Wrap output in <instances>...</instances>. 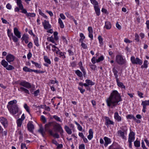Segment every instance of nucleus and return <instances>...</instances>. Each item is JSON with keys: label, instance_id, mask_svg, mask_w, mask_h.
Instances as JSON below:
<instances>
[{"label": "nucleus", "instance_id": "f257e3e1", "mask_svg": "<svg viewBox=\"0 0 149 149\" xmlns=\"http://www.w3.org/2000/svg\"><path fill=\"white\" fill-rule=\"evenodd\" d=\"M122 100L120 94L116 90H114L107 99L106 102L108 107L113 108L119 105V103Z\"/></svg>", "mask_w": 149, "mask_h": 149}, {"label": "nucleus", "instance_id": "f03ea898", "mask_svg": "<svg viewBox=\"0 0 149 149\" xmlns=\"http://www.w3.org/2000/svg\"><path fill=\"white\" fill-rule=\"evenodd\" d=\"M17 101L15 100L11 101L8 102L7 107L9 112L12 115H15L18 113L19 108L16 104Z\"/></svg>", "mask_w": 149, "mask_h": 149}, {"label": "nucleus", "instance_id": "7ed1b4c3", "mask_svg": "<svg viewBox=\"0 0 149 149\" xmlns=\"http://www.w3.org/2000/svg\"><path fill=\"white\" fill-rule=\"evenodd\" d=\"M53 126L54 129L59 132L62 136L63 135L64 131L59 124L55 123L53 125Z\"/></svg>", "mask_w": 149, "mask_h": 149}, {"label": "nucleus", "instance_id": "20e7f679", "mask_svg": "<svg viewBox=\"0 0 149 149\" xmlns=\"http://www.w3.org/2000/svg\"><path fill=\"white\" fill-rule=\"evenodd\" d=\"M131 60L132 63L133 64L141 65L143 63L142 61L139 58L137 57L135 58L134 56H132L131 57Z\"/></svg>", "mask_w": 149, "mask_h": 149}, {"label": "nucleus", "instance_id": "39448f33", "mask_svg": "<svg viewBox=\"0 0 149 149\" xmlns=\"http://www.w3.org/2000/svg\"><path fill=\"white\" fill-rule=\"evenodd\" d=\"M7 34L10 40H11V38L12 37V40L14 42H17L18 41V38L16 37V36L13 35V33L11 32L10 30L9 29L8 30Z\"/></svg>", "mask_w": 149, "mask_h": 149}, {"label": "nucleus", "instance_id": "423d86ee", "mask_svg": "<svg viewBox=\"0 0 149 149\" xmlns=\"http://www.w3.org/2000/svg\"><path fill=\"white\" fill-rule=\"evenodd\" d=\"M116 61L120 65H122L125 63V60L123 57L119 55L116 56Z\"/></svg>", "mask_w": 149, "mask_h": 149}, {"label": "nucleus", "instance_id": "0eeeda50", "mask_svg": "<svg viewBox=\"0 0 149 149\" xmlns=\"http://www.w3.org/2000/svg\"><path fill=\"white\" fill-rule=\"evenodd\" d=\"M0 122L4 128L6 127L8 125V122L6 118L1 117L0 118Z\"/></svg>", "mask_w": 149, "mask_h": 149}, {"label": "nucleus", "instance_id": "6e6552de", "mask_svg": "<svg viewBox=\"0 0 149 149\" xmlns=\"http://www.w3.org/2000/svg\"><path fill=\"white\" fill-rule=\"evenodd\" d=\"M19 84L28 89L30 88L31 87V86L30 83L25 81L21 82Z\"/></svg>", "mask_w": 149, "mask_h": 149}, {"label": "nucleus", "instance_id": "1a4fd4ad", "mask_svg": "<svg viewBox=\"0 0 149 149\" xmlns=\"http://www.w3.org/2000/svg\"><path fill=\"white\" fill-rule=\"evenodd\" d=\"M15 59V56L13 55L10 54H8L6 57V60L9 63H10L11 62L13 61Z\"/></svg>", "mask_w": 149, "mask_h": 149}, {"label": "nucleus", "instance_id": "9d476101", "mask_svg": "<svg viewBox=\"0 0 149 149\" xmlns=\"http://www.w3.org/2000/svg\"><path fill=\"white\" fill-rule=\"evenodd\" d=\"M21 9H22V8H21ZM23 9V11H22L21 12L22 13L25 14L27 17H35L36 16L35 14L34 13H27L26 10L24 8V6L23 7V9Z\"/></svg>", "mask_w": 149, "mask_h": 149}, {"label": "nucleus", "instance_id": "9b49d317", "mask_svg": "<svg viewBox=\"0 0 149 149\" xmlns=\"http://www.w3.org/2000/svg\"><path fill=\"white\" fill-rule=\"evenodd\" d=\"M27 127L28 130L31 132H32L33 131V130L34 128V125L33 124L32 122L31 121H29L27 125Z\"/></svg>", "mask_w": 149, "mask_h": 149}, {"label": "nucleus", "instance_id": "f8f14e48", "mask_svg": "<svg viewBox=\"0 0 149 149\" xmlns=\"http://www.w3.org/2000/svg\"><path fill=\"white\" fill-rule=\"evenodd\" d=\"M135 133L133 131H131L129 135L128 141L133 142L135 139Z\"/></svg>", "mask_w": 149, "mask_h": 149}, {"label": "nucleus", "instance_id": "ddd939ff", "mask_svg": "<svg viewBox=\"0 0 149 149\" xmlns=\"http://www.w3.org/2000/svg\"><path fill=\"white\" fill-rule=\"evenodd\" d=\"M105 125L108 127L110 125H114V122L112 120H110L109 118L108 117H105Z\"/></svg>", "mask_w": 149, "mask_h": 149}, {"label": "nucleus", "instance_id": "4468645a", "mask_svg": "<svg viewBox=\"0 0 149 149\" xmlns=\"http://www.w3.org/2000/svg\"><path fill=\"white\" fill-rule=\"evenodd\" d=\"M42 24L45 29H47L51 28V25L49 24L48 21L45 20L44 22H42Z\"/></svg>", "mask_w": 149, "mask_h": 149}, {"label": "nucleus", "instance_id": "2eb2a0df", "mask_svg": "<svg viewBox=\"0 0 149 149\" xmlns=\"http://www.w3.org/2000/svg\"><path fill=\"white\" fill-rule=\"evenodd\" d=\"M52 123L53 122H49L47 123L45 125V129L47 132L49 133V131L52 130L50 129V127L51 126Z\"/></svg>", "mask_w": 149, "mask_h": 149}, {"label": "nucleus", "instance_id": "dca6fc26", "mask_svg": "<svg viewBox=\"0 0 149 149\" xmlns=\"http://www.w3.org/2000/svg\"><path fill=\"white\" fill-rule=\"evenodd\" d=\"M14 33L15 35L17 38H20L21 37V33L19 31L18 29L16 27H15L14 29Z\"/></svg>", "mask_w": 149, "mask_h": 149}, {"label": "nucleus", "instance_id": "f3484780", "mask_svg": "<svg viewBox=\"0 0 149 149\" xmlns=\"http://www.w3.org/2000/svg\"><path fill=\"white\" fill-rule=\"evenodd\" d=\"M85 81L86 83L84 84V86L85 87H88L90 85L92 86L94 84V83L90 79H86Z\"/></svg>", "mask_w": 149, "mask_h": 149}, {"label": "nucleus", "instance_id": "a211bd4d", "mask_svg": "<svg viewBox=\"0 0 149 149\" xmlns=\"http://www.w3.org/2000/svg\"><path fill=\"white\" fill-rule=\"evenodd\" d=\"M104 139L105 141L104 146L105 147H107L108 146V145L111 143V140L109 138L106 136H105L104 138Z\"/></svg>", "mask_w": 149, "mask_h": 149}, {"label": "nucleus", "instance_id": "6ab92c4d", "mask_svg": "<svg viewBox=\"0 0 149 149\" xmlns=\"http://www.w3.org/2000/svg\"><path fill=\"white\" fill-rule=\"evenodd\" d=\"M114 119L118 122H120L121 121L122 118L119 115L118 112H115L114 113Z\"/></svg>", "mask_w": 149, "mask_h": 149}, {"label": "nucleus", "instance_id": "aec40b11", "mask_svg": "<svg viewBox=\"0 0 149 149\" xmlns=\"http://www.w3.org/2000/svg\"><path fill=\"white\" fill-rule=\"evenodd\" d=\"M46 131L45 130H44L42 126L40 127L38 130V132L40 133L43 137H44L46 134Z\"/></svg>", "mask_w": 149, "mask_h": 149}, {"label": "nucleus", "instance_id": "412c9836", "mask_svg": "<svg viewBox=\"0 0 149 149\" xmlns=\"http://www.w3.org/2000/svg\"><path fill=\"white\" fill-rule=\"evenodd\" d=\"M118 134L119 136L121 137L123 139H126V136H125V132H122L121 130H119L118 131Z\"/></svg>", "mask_w": 149, "mask_h": 149}, {"label": "nucleus", "instance_id": "4be33fe9", "mask_svg": "<svg viewBox=\"0 0 149 149\" xmlns=\"http://www.w3.org/2000/svg\"><path fill=\"white\" fill-rule=\"evenodd\" d=\"M49 134L50 135L54 137L55 138L58 139L59 138V134L57 133H54L53 132L52 130L49 131Z\"/></svg>", "mask_w": 149, "mask_h": 149}, {"label": "nucleus", "instance_id": "5701e85b", "mask_svg": "<svg viewBox=\"0 0 149 149\" xmlns=\"http://www.w3.org/2000/svg\"><path fill=\"white\" fill-rule=\"evenodd\" d=\"M64 129L66 131V132L69 134H71L72 133V130L67 125H65L64 126Z\"/></svg>", "mask_w": 149, "mask_h": 149}, {"label": "nucleus", "instance_id": "b1692460", "mask_svg": "<svg viewBox=\"0 0 149 149\" xmlns=\"http://www.w3.org/2000/svg\"><path fill=\"white\" fill-rule=\"evenodd\" d=\"M94 8L97 15L98 16H99L100 14V10L98 6H95Z\"/></svg>", "mask_w": 149, "mask_h": 149}, {"label": "nucleus", "instance_id": "393cba45", "mask_svg": "<svg viewBox=\"0 0 149 149\" xmlns=\"http://www.w3.org/2000/svg\"><path fill=\"white\" fill-rule=\"evenodd\" d=\"M117 84L118 86L119 87L125 89V86L123 85V84L119 81V79L116 80Z\"/></svg>", "mask_w": 149, "mask_h": 149}, {"label": "nucleus", "instance_id": "a878e982", "mask_svg": "<svg viewBox=\"0 0 149 149\" xmlns=\"http://www.w3.org/2000/svg\"><path fill=\"white\" fill-rule=\"evenodd\" d=\"M89 134L88 135L87 138L88 139L91 140L93 138V132L92 130L91 129H90L89 131Z\"/></svg>", "mask_w": 149, "mask_h": 149}, {"label": "nucleus", "instance_id": "bb28decb", "mask_svg": "<svg viewBox=\"0 0 149 149\" xmlns=\"http://www.w3.org/2000/svg\"><path fill=\"white\" fill-rule=\"evenodd\" d=\"M111 27V24L110 22H107L105 23V25L104 28L107 29H110Z\"/></svg>", "mask_w": 149, "mask_h": 149}, {"label": "nucleus", "instance_id": "cd10ccee", "mask_svg": "<svg viewBox=\"0 0 149 149\" xmlns=\"http://www.w3.org/2000/svg\"><path fill=\"white\" fill-rule=\"evenodd\" d=\"M112 71L115 77V78L116 79V80L119 79L118 78V75L117 74L118 72L115 68L114 67L113 68Z\"/></svg>", "mask_w": 149, "mask_h": 149}, {"label": "nucleus", "instance_id": "c85d7f7f", "mask_svg": "<svg viewBox=\"0 0 149 149\" xmlns=\"http://www.w3.org/2000/svg\"><path fill=\"white\" fill-rule=\"evenodd\" d=\"M18 90L22 92L24 91L26 93H27L29 94H30L29 91L24 87H21L18 89Z\"/></svg>", "mask_w": 149, "mask_h": 149}, {"label": "nucleus", "instance_id": "c756f323", "mask_svg": "<svg viewBox=\"0 0 149 149\" xmlns=\"http://www.w3.org/2000/svg\"><path fill=\"white\" fill-rule=\"evenodd\" d=\"M16 1L17 5L18 7H19L20 9H23V6L22 3V1L21 0H15Z\"/></svg>", "mask_w": 149, "mask_h": 149}, {"label": "nucleus", "instance_id": "7c9ffc66", "mask_svg": "<svg viewBox=\"0 0 149 149\" xmlns=\"http://www.w3.org/2000/svg\"><path fill=\"white\" fill-rule=\"evenodd\" d=\"M1 64L5 68H6L8 65V63L4 59L2 60L1 62Z\"/></svg>", "mask_w": 149, "mask_h": 149}, {"label": "nucleus", "instance_id": "2f4dec72", "mask_svg": "<svg viewBox=\"0 0 149 149\" xmlns=\"http://www.w3.org/2000/svg\"><path fill=\"white\" fill-rule=\"evenodd\" d=\"M75 73L79 77H82L83 74L79 70H75Z\"/></svg>", "mask_w": 149, "mask_h": 149}, {"label": "nucleus", "instance_id": "473e14b6", "mask_svg": "<svg viewBox=\"0 0 149 149\" xmlns=\"http://www.w3.org/2000/svg\"><path fill=\"white\" fill-rule=\"evenodd\" d=\"M58 23L60 25V26L61 28L62 29L64 28V25L62 20L60 18L58 19Z\"/></svg>", "mask_w": 149, "mask_h": 149}, {"label": "nucleus", "instance_id": "72a5a7b5", "mask_svg": "<svg viewBox=\"0 0 149 149\" xmlns=\"http://www.w3.org/2000/svg\"><path fill=\"white\" fill-rule=\"evenodd\" d=\"M18 134L19 135V140L20 142H22L23 139V134L21 131H19Z\"/></svg>", "mask_w": 149, "mask_h": 149}, {"label": "nucleus", "instance_id": "f704fd0d", "mask_svg": "<svg viewBox=\"0 0 149 149\" xmlns=\"http://www.w3.org/2000/svg\"><path fill=\"white\" fill-rule=\"evenodd\" d=\"M53 118L54 119H55V120H56L57 122H62V121L60 118L56 115L53 116Z\"/></svg>", "mask_w": 149, "mask_h": 149}, {"label": "nucleus", "instance_id": "c9c22d12", "mask_svg": "<svg viewBox=\"0 0 149 149\" xmlns=\"http://www.w3.org/2000/svg\"><path fill=\"white\" fill-rule=\"evenodd\" d=\"M126 118L127 119H132L133 120H136V118L134 116L131 114H129L127 116Z\"/></svg>", "mask_w": 149, "mask_h": 149}, {"label": "nucleus", "instance_id": "e433bc0d", "mask_svg": "<svg viewBox=\"0 0 149 149\" xmlns=\"http://www.w3.org/2000/svg\"><path fill=\"white\" fill-rule=\"evenodd\" d=\"M98 39L100 45H103V39L101 36H99L98 37Z\"/></svg>", "mask_w": 149, "mask_h": 149}, {"label": "nucleus", "instance_id": "4c0bfd02", "mask_svg": "<svg viewBox=\"0 0 149 149\" xmlns=\"http://www.w3.org/2000/svg\"><path fill=\"white\" fill-rule=\"evenodd\" d=\"M44 58L45 61L47 63L49 64H50L51 63V62L50 59L47 56H44Z\"/></svg>", "mask_w": 149, "mask_h": 149}, {"label": "nucleus", "instance_id": "58836bf2", "mask_svg": "<svg viewBox=\"0 0 149 149\" xmlns=\"http://www.w3.org/2000/svg\"><path fill=\"white\" fill-rule=\"evenodd\" d=\"M134 145L136 147H139L140 146V142L137 140H136L134 142Z\"/></svg>", "mask_w": 149, "mask_h": 149}, {"label": "nucleus", "instance_id": "ea45409f", "mask_svg": "<svg viewBox=\"0 0 149 149\" xmlns=\"http://www.w3.org/2000/svg\"><path fill=\"white\" fill-rule=\"evenodd\" d=\"M74 123L77 126L78 129L79 131H81L82 130V127L80 125V124L77 123L76 121H74Z\"/></svg>", "mask_w": 149, "mask_h": 149}, {"label": "nucleus", "instance_id": "a19ab883", "mask_svg": "<svg viewBox=\"0 0 149 149\" xmlns=\"http://www.w3.org/2000/svg\"><path fill=\"white\" fill-rule=\"evenodd\" d=\"M22 121L21 119H19L17 120V126L18 127H20L22 124Z\"/></svg>", "mask_w": 149, "mask_h": 149}, {"label": "nucleus", "instance_id": "79ce46f5", "mask_svg": "<svg viewBox=\"0 0 149 149\" xmlns=\"http://www.w3.org/2000/svg\"><path fill=\"white\" fill-rule=\"evenodd\" d=\"M34 43L35 45L37 47H38L39 46L38 42V39L37 37H36L34 39Z\"/></svg>", "mask_w": 149, "mask_h": 149}, {"label": "nucleus", "instance_id": "37998d69", "mask_svg": "<svg viewBox=\"0 0 149 149\" xmlns=\"http://www.w3.org/2000/svg\"><path fill=\"white\" fill-rule=\"evenodd\" d=\"M6 68L8 70H11L14 69V67L11 65H8Z\"/></svg>", "mask_w": 149, "mask_h": 149}, {"label": "nucleus", "instance_id": "c03bdc74", "mask_svg": "<svg viewBox=\"0 0 149 149\" xmlns=\"http://www.w3.org/2000/svg\"><path fill=\"white\" fill-rule=\"evenodd\" d=\"M31 62L32 63V64H34L36 67H37L39 68H41V65L38 63H36L33 61H31Z\"/></svg>", "mask_w": 149, "mask_h": 149}, {"label": "nucleus", "instance_id": "a18cd8bd", "mask_svg": "<svg viewBox=\"0 0 149 149\" xmlns=\"http://www.w3.org/2000/svg\"><path fill=\"white\" fill-rule=\"evenodd\" d=\"M79 36L81 37V39L79 40L80 41H83L84 40L85 38V36L84 34L82 33H80Z\"/></svg>", "mask_w": 149, "mask_h": 149}, {"label": "nucleus", "instance_id": "49530a36", "mask_svg": "<svg viewBox=\"0 0 149 149\" xmlns=\"http://www.w3.org/2000/svg\"><path fill=\"white\" fill-rule=\"evenodd\" d=\"M24 107L25 108V109H26V111L28 112V113L29 114L30 113V111H29V107L27 105V104L26 103L24 104Z\"/></svg>", "mask_w": 149, "mask_h": 149}, {"label": "nucleus", "instance_id": "de8ad7c7", "mask_svg": "<svg viewBox=\"0 0 149 149\" xmlns=\"http://www.w3.org/2000/svg\"><path fill=\"white\" fill-rule=\"evenodd\" d=\"M147 63L148 61L147 60H145L144 61L143 65H142L141 67L142 68H147Z\"/></svg>", "mask_w": 149, "mask_h": 149}, {"label": "nucleus", "instance_id": "09e8293b", "mask_svg": "<svg viewBox=\"0 0 149 149\" xmlns=\"http://www.w3.org/2000/svg\"><path fill=\"white\" fill-rule=\"evenodd\" d=\"M80 68L81 71L83 72L84 76L85 77L86 74V73L85 70L83 66H81L80 67Z\"/></svg>", "mask_w": 149, "mask_h": 149}, {"label": "nucleus", "instance_id": "8fccbe9b", "mask_svg": "<svg viewBox=\"0 0 149 149\" xmlns=\"http://www.w3.org/2000/svg\"><path fill=\"white\" fill-rule=\"evenodd\" d=\"M39 14L42 16L43 17H45L46 19H47V16L46 15H45L44 13H42L41 10H39Z\"/></svg>", "mask_w": 149, "mask_h": 149}, {"label": "nucleus", "instance_id": "3c124183", "mask_svg": "<svg viewBox=\"0 0 149 149\" xmlns=\"http://www.w3.org/2000/svg\"><path fill=\"white\" fill-rule=\"evenodd\" d=\"M104 59V57L103 56H101L98 58L96 60V61L97 63L100 62L101 61H102Z\"/></svg>", "mask_w": 149, "mask_h": 149}, {"label": "nucleus", "instance_id": "603ef678", "mask_svg": "<svg viewBox=\"0 0 149 149\" xmlns=\"http://www.w3.org/2000/svg\"><path fill=\"white\" fill-rule=\"evenodd\" d=\"M135 40L137 42H139V36L138 34L136 33L135 35Z\"/></svg>", "mask_w": 149, "mask_h": 149}, {"label": "nucleus", "instance_id": "864d4df0", "mask_svg": "<svg viewBox=\"0 0 149 149\" xmlns=\"http://www.w3.org/2000/svg\"><path fill=\"white\" fill-rule=\"evenodd\" d=\"M28 37L27 35L25 34H24L22 36V38H21V40L23 41L25 40L28 39Z\"/></svg>", "mask_w": 149, "mask_h": 149}, {"label": "nucleus", "instance_id": "5fc2aeb1", "mask_svg": "<svg viewBox=\"0 0 149 149\" xmlns=\"http://www.w3.org/2000/svg\"><path fill=\"white\" fill-rule=\"evenodd\" d=\"M92 3L95 6L98 5V3L95 0H90Z\"/></svg>", "mask_w": 149, "mask_h": 149}, {"label": "nucleus", "instance_id": "6e6d98bb", "mask_svg": "<svg viewBox=\"0 0 149 149\" xmlns=\"http://www.w3.org/2000/svg\"><path fill=\"white\" fill-rule=\"evenodd\" d=\"M144 104L145 105H149V100H145L143 101L142 102L141 104Z\"/></svg>", "mask_w": 149, "mask_h": 149}, {"label": "nucleus", "instance_id": "4d7b16f0", "mask_svg": "<svg viewBox=\"0 0 149 149\" xmlns=\"http://www.w3.org/2000/svg\"><path fill=\"white\" fill-rule=\"evenodd\" d=\"M83 41H81V46L84 49H86L87 48L86 45L83 42Z\"/></svg>", "mask_w": 149, "mask_h": 149}, {"label": "nucleus", "instance_id": "13d9d810", "mask_svg": "<svg viewBox=\"0 0 149 149\" xmlns=\"http://www.w3.org/2000/svg\"><path fill=\"white\" fill-rule=\"evenodd\" d=\"M41 120L42 121L43 123H45L46 122V119L45 117L44 116L42 115L41 116Z\"/></svg>", "mask_w": 149, "mask_h": 149}, {"label": "nucleus", "instance_id": "bf43d9fd", "mask_svg": "<svg viewBox=\"0 0 149 149\" xmlns=\"http://www.w3.org/2000/svg\"><path fill=\"white\" fill-rule=\"evenodd\" d=\"M85 145L83 143H82L79 146V149H85Z\"/></svg>", "mask_w": 149, "mask_h": 149}, {"label": "nucleus", "instance_id": "052dcab7", "mask_svg": "<svg viewBox=\"0 0 149 149\" xmlns=\"http://www.w3.org/2000/svg\"><path fill=\"white\" fill-rule=\"evenodd\" d=\"M91 68L93 70H95L97 67L95 65L91 64L90 65Z\"/></svg>", "mask_w": 149, "mask_h": 149}, {"label": "nucleus", "instance_id": "680f3d73", "mask_svg": "<svg viewBox=\"0 0 149 149\" xmlns=\"http://www.w3.org/2000/svg\"><path fill=\"white\" fill-rule=\"evenodd\" d=\"M34 72L37 73H43L45 72L44 71L40 70H34Z\"/></svg>", "mask_w": 149, "mask_h": 149}, {"label": "nucleus", "instance_id": "e2e57ef3", "mask_svg": "<svg viewBox=\"0 0 149 149\" xmlns=\"http://www.w3.org/2000/svg\"><path fill=\"white\" fill-rule=\"evenodd\" d=\"M70 127L72 130L73 131L74 130V125L72 123L70 124L69 125Z\"/></svg>", "mask_w": 149, "mask_h": 149}, {"label": "nucleus", "instance_id": "0e129e2a", "mask_svg": "<svg viewBox=\"0 0 149 149\" xmlns=\"http://www.w3.org/2000/svg\"><path fill=\"white\" fill-rule=\"evenodd\" d=\"M141 105L143 106V109H142V111L144 113H145L146 112V105L143 104H141Z\"/></svg>", "mask_w": 149, "mask_h": 149}, {"label": "nucleus", "instance_id": "69168bd1", "mask_svg": "<svg viewBox=\"0 0 149 149\" xmlns=\"http://www.w3.org/2000/svg\"><path fill=\"white\" fill-rule=\"evenodd\" d=\"M29 49H31L33 47V44L32 42H30L27 45Z\"/></svg>", "mask_w": 149, "mask_h": 149}, {"label": "nucleus", "instance_id": "338daca9", "mask_svg": "<svg viewBox=\"0 0 149 149\" xmlns=\"http://www.w3.org/2000/svg\"><path fill=\"white\" fill-rule=\"evenodd\" d=\"M88 30L89 33H93V28L91 27H88Z\"/></svg>", "mask_w": 149, "mask_h": 149}, {"label": "nucleus", "instance_id": "774afa93", "mask_svg": "<svg viewBox=\"0 0 149 149\" xmlns=\"http://www.w3.org/2000/svg\"><path fill=\"white\" fill-rule=\"evenodd\" d=\"M52 50L53 52H56L57 54H58V52L59 49L57 47V48H52Z\"/></svg>", "mask_w": 149, "mask_h": 149}]
</instances>
